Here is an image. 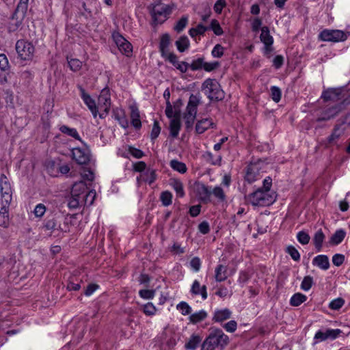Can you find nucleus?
I'll return each mask as SVG.
<instances>
[{
	"instance_id": "52",
	"label": "nucleus",
	"mask_w": 350,
	"mask_h": 350,
	"mask_svg": "<svg viewBox=\"0 0 350 350\" xmlns=\"http://www.w3.org/2000/svg\"><path fill=\"white\" fill-rule=\"evenodd\" d=\"M155 290L142 289L139 291V295L144 299H152L155 296Z\"/></svg>"
},
{
	"instance_id": "26",
	"label": "nucleus",
	"mask_w": 350,
	"mask_h": 350,
	"mask_svg": "<svg viewBox=\"0 0 350 350\" xmlns=\"http://www.w3.org/2000/svg\"><path fill=\"white\" fill-rule=\"evenodd\" d=\"M312 264L323 270H327L329 267V258L327 256L323 254L315 256L312 260Z\"/></svg>"
},
{
	"instance_id": "40",
	"label": "nucleus",
	"mask_w": 350,
	"mask_h": 350,
	"mask_svg": "<svg viewBox=\"0 0 350 350\" xmlns=\"http://www.w3.org/2000/svg\"><path fill=\"white\" fill-rule=\"evenodd\" d=\"M207 312L204 310H201L198 312L191 314L189 319L190 322L193 324L198 323L207 317Z\"/></svg>"
},
{
	"instance_id": "41",
	"label": "nucleus",
	"mask_w": 350,
	"mask_h": 350,
	"mask_svg": "<svg viewBox=\"0 0 350 350\" xmlns=\"http://www.w3.org/2000/svg\"><path fill=\"white\" fill-rule=\"evenodd\" d=\"M208 29V27L202 24H198L196 27L191 28L189 30V34L191 38H195L197 36H203Z\"/></svg>"
},
{
	"instance_id": "19",
	"label": "nucleus",
	"mask_w": 350,
	"mask_h": 350,
	"mask_svg": "<svg viewBox=\"0 0 350 350\" xmlns=\"http://www.w3.org/2000/svg\"><path fill=\"white\" fill-rule=\"evenodd\" d=\"M215 126L211 118H206L198 120L196 124V131L198 134H202L210 128Z\"/></svg>"
},
{
	"instance_id": "57",
	"label": "nucleus",
	"mask_w": 350,
	"mask_h": 350,
	"mask_svg": "<svg viewBox=\"0 0 350 350\" xmlns=\"http://www.w3.org/2000/svg\"><path fill=\"white\" fill-rule=\"evenodd\" d=\"M211 194H213L221 202H223L226 200V195L224 193V191L220 187H214L213 191H211Z\"/></svg>"
},
{
	"instance_id": "9",
	"label": "nucleus",
	"mask_w": 350,
	"mask_h": 350,
	"mask_svg": "<svg viewBox=\"0 0 350 350\" xmlns=\"http://www.w3.org/2000/svg\"><path fill=\"white\" fill-rule=\"evenodd\" d=\"M112 38L118 46L119 51L127 57H130L132 55L133 46L131 44L126 40L122 35L118 32H114L112 34Z\"/></svg>"
},
{
	"instance_id": "63",
	"label": "nucleus",
	"mask_w": 350,
	"mask_h": 350,
	"mask_svg": "<svg viewBox=\"0 0 350 350\" xmlns=\"http://www.w3.org/2000/svg\"><path fill=\"white\" fill-rule=\"evenodd\" d=\"M345 304V300L342 298H336L332 300L329 306L332 310H339Z\"/></svg>"
},
{
	"instance_id": "14",
	"label": "nucleus",
	"mask_w": 350,
	"mask_h": 350,
	"mask_svg": "<svg viewBox=\"0 0 350 350\" xmlns=\"http://www.w3.org/2000/svg\"><path fill=\"white\" fill-rule=\"evenodd\" d=\"M194 191L199 200L208 203L211 201V190L208 187L201 183H197L194 185Z\"/></svg>"
},
{
	"instance_id": "37",
	"label": "nucleus",
	"mask_w": 350,
	"mask_h": 350,
	"mask_svg": "<svg viewBox=\"0 0 350 350\" xmlns=\"http://www.w3.org/2000/svg\"><path fill=\"white\" fill-rule=\"evenodd\" d=\"M201 341L202 338L199 335L192 334L188 342L185 345V348L186 349L195 350Z\"/></svg>"
},
{
	"instance_id": "44",
	"label": "nucleus",
	"mask_w": 350,
	"mask_h": 350,
	"mask_svg": "<svg viewBox=\"0 0 350 350\" xmlns=\"http://www.w3.org/2000/svg\"><path fill=\"white\" fill-rule=\"evenodd\" d=\"M59 130H60V131L62 133H64V134H66V135H69L70 137H72L75 139H77V140H79V141L81 140L78 131L75 128H70V127H68V126H67L66 125H62L59 128Z\"/></svg>"
},
{
	"instance_id": "58",
	"label": "nucleus",
	"mask_w": 350,
	"mask_h": 350,
	"mask_svg": "<svg viewBox=\"0 0 350 350\" xmlns=\"http://www.w3.org/2000/svg\"><path fill=\"white\" fill-rule=\"evenodd\" d=\"M222 327L227 332L230 333L234 332L237 329V323L234 320H230L228 322L224 323L222 325Z\"/></svg>"
},
{
	"instance_id": "51",
	"label": "nucleus",
	"mask_w": 350,
	"mask_h": 350,
	"mask_svg": "<svg viewBox=\"0 0 350 350\" xmlns=\"http://www.w3.org/2000/svg\"><path fill=\"white\" fill-rule=\"evenodd\" d=\"M270 90L272 100L275 103H278L282 96L281 90L277 86H271Z\"/></svg>"
},
{
	"instance_id": "29",
	"label": "nucleus",
	"mask_w": 350,
	"mask_h": 350,
	"mask_svg": "<svg viewBox=\"0 0 350 350\" xmlns=\"http://www.w3.org/2000/svg\"><path fill=\"white\" fill-rule=\"evenodd\" d=\"M9 206L5 203H2L0 210V226L8 228L9 225Z\"/></svg>"
},
{
	"instance_id": "21",
	"label": "nucleus",
	"mask_w": 350,
	"mask_h": 350,
	"mask_svg": "<svg viewBox=\"0 0 350 350\" xmlns=\"http://www.w3.org/2000/svg\"><path fill=\"white\" fill-rule=\"evenodd\" d=\"M261 42L265 44V49L270 51V47L273 43V38L269 33V28L266 26L261 28V33L260 36Z\"/></svg>"
},
{
	"instance_id": "27",
	"label": "nucleus",
	"mask_w": 350,
	"mask_h": 350,
	"mask_svg": "<svg viewBox=\"0 0 350 350\" xmlns=\"http://www.w3.org/2000/svg\"><path fill=\"white\" fill-rule=\"evenodd\" d=\"M347 126L345 125V122H343L342 124L339 125H336L332 133L328 138V141L329 143H332L337 139H338L342 135H344L345 131L346 130Z\"/></svg>"
},
{
	"instance_id": "10",
	"label": "nucleus",
	"mask_w": 350,
	"mask_h": 350,
	"mask_svg": "<svg viewBox=\"0 0 350 350\" xmlns=\"http://www.w3.org/2000/svg\"><path fill=\"white\" fill-rule=\"evenodd\" d=\"M0 187L2 203L10 204L12 200V189L11 184L5 174L1 175Z\"/></svg>"
},
{
	"instance_id": "54",
	"label": "nucleus",
	"mask_w": 350,
	"mask_h": 350,
	"mask_svg": "<svg viewBox=\"0 0 350 350\" xmlns=\"http://www.w3.org/2000/svg\"><path fill=\"white\" fill-rule=\"evenodd\" d=\"M157 308L152 302H148L144 305L143 312L147 316H153L155 314Z\"/></svg>"
},
{
	"instance_id": "7",
	"label": "nucleus",
	"mask_w": 350,
	"mask_h": 350,
	"mask_svg": "<svg viewBox=\"0 0 350 350\" xmlns=\"http://www.w3.org/2000/svg\"><path fill=\"white\" fill-rule=\"evenodd\" d=\"M98 105L101 111L99 117L103 119L108 115L111 105L110 90L107 87L101 90L98 98Z\"/></svg>"
},
{
	"instance_id": "50",
	"label": "nucleus",
	"mask_w": 350,
	"mask_h": 350,
	"mask_svg": "<svg viewBox=\"0 0 350 350\" xmlns=\"http://www.w3.org/2000/svg\"><path fill=\"white\" fill-rule=\"evenodd\" d=\"M297 239L301 245H306L310 242V237L308 233L301 230L297 234Z\"/></svg>"
},
{
	"instance_id": "53",
	"label": "nucleus",
	"mask_w": 350,
	"mask_h": 350,
	"mask_svg": "<svg viewBox=\"0 0 350 350\" xmlns=\"http://www.w3.org/2000/svg\"><path fill=\"white\" fill-rule=\"evenodd\" d=\"M313 284V279L311 276H306L304 278L301 284V288L304 291H309Z\"/></svg>"
},
{
	"instance_id": "23",
	"label": "nucleus",
	"mask_w": 350,
	"mask_h": 350,
	"mask_svg": "<svg viewBox=\"0 0 350 350\" xmlns=\"http://www.w3.org/2000/svg\"><path fill=\"white\" fill-rule=\"evenodd\" d=\"M79 193L81 194V198L82 199V204H84L85 206H90L93 204L96 198V191L94 190L86 191V188L84 190L81 189V190H79Z\"/></svg>"
},
{
	"instance_id": "25",
	"label": "nucleus",
	"mask_w": 350,
	"mask_h": 350,
	"mask_svg": "<svg viewBox=\"0 0 350 350\" xmlns=\"http://www.w3.org/2000/svg\"><path fill=\"white\" fill-rule=\"evenodd\" d=\"M44 227L46 230L51 231L55 230L65 232L69 231L68 226L67 224H64V226L62 227L61 225H57V221L54 218L46 220Z\"/></svg>"
},
{
	"instance_id": "12",
	"label": "nucleus",
	"mask_w": 350,
	"mask_h": 350,
	"mask_svg": "<svg viewBox=\"0 0 350 350\" xmlns=\"http://www.w3.org/2000/svg\"><path fill=\"white\" fill-rule=\"evenodd\" d=\"M342 333L340 329H327L325 332L319 330L316 332L314 340L315 342L325 341L326 340H335Z\"/></svg>"
},
{
	"instance_id": "47",
	"label": "nucleus",
	"mask_w": 350,
	"mask_h": 350,
	"mask_svg": "<svg viewBox=\"0 0 350 350\" xmlns=\"http://www.w3.org/2000/svg\"><path fill=\"white\" fill-rule=\"evenodd\" d=\"M176 309L184 316L188 315L191 312V306L185 301H180L178 304Z\"/></svg>"
},
{
	"instance_id": "1",
	"label": "nucleus",
	"mask_w": 350,
	"mask_h": 350,
	"mask_svg": "<svg viewBox=\"0 0 350 350\" xmlns=\"http://www.w3.org/2000/svg\"><path fill=\"white\" fill-rule=\"evenodd\" d=\"M349 93L345 88H329L322 93L321 97L325 101L339 102L338 104L326 109L322 117L317 119L318 122L328 120L336 116L342 109V106L350 103Z\"/></svg>"
},
{
	"instance_id": "61",
	"label": "nucleus",
	"mask_w": 350,
	"mask_h": 350,
	"mask_svg": "<svg viewBox=\"0 0 350 350\" xmlns=\"http://www.w3.org/2000/svg\"><path fill=\"white\" fill-rule=\"evenodd\" d=\"M160 133L161 127L159 126V122L157 121H154L150 133V138L152 141L156 139L159 135Z\"/></svg>"
},
{
	"instance_id": "6",
	"label": "nucleus",
	"mask_w": 350,
	"mask_h": 350,
	"mask_svg": "<svg viewBox=\"0 0 350 350\" xmlns=\"http://www.w3.org/2000/svg\"><path fill=\"white\" fill-rule=\"evenodd\" d=\"M18 57L22 60H31L34 54L35 48L31 42L25 40H18L15 46Z\"/></svg>"
},
{
	"instance_id": "59",
	"label": "nucleus",
	"mask_w": 350,
	"mask_h": 350,
	"mask_svg": "<svg viewBox=\"0 0 350 350\" xmlns=\"http://www.w3.org/2000/svg\"><path fill=\"white\" fill-rule=\"evenodd\" d=\"M68 63L70 70L74 72L79 71L82 66V62L78 59H70Z\"/></svg>"
},
{
	"instance_id": "46",
	"label": "nucleus",
	"mask_w": 350,
	"mask_h": 350,
	"mask_svg": "<svg viewBox=\"0 0 350 350\" xmlns=\"http://www.w3.org/2000/svg\"><path fill=\"white\" fill-rule=\"evenodd\" d=\"M208 29H211L216 36H221L224 33L223 29L219 23L216 19H213L211 22Z\"/></svg>"
},
{
	"instance_id": "20",
	"label": "nucleus",
	"mask_w": 350,
	"mask_h": 350,
	"mask_svg": "<svg viewBox=\"0 0 350 350\" xmlns=\"http://www.w3.org/2000/svg\"><path fill=\"white\" fill-rule=\"evenodd\" d=\"M190 292L193 295H200L203 300L208 297L206 286L205 285L201 286L200 282L197 280L193 281Z\"/></svg>"
},
{
	"instance_id": "11",
	"label": "nucleus",
	"mask_w": 350,
	"mask_h": 350,
	"mask_svg": "<svg viewBox=\"0 0 350 350\" xmlns=\"http://www.w3.org/2000/svg\"><path fill=\"white\" fill-rule=\"evenodd\" d=\"M85 189V185L83 183H75L71 191V197L69 199L68 206L70 208H77L82 205L81 194L79 190Z\"/></svg>"
},
{
	"instance_id": "32",
	"label": "nucleus",
	"mask_w": 350,
	"mask_h": 350,
	"mask_svg": "<svg viewBox=\"0 0 350 350\" xmlns=\"http://www.w3.org/2000/svg\"><path fill=\"white\" fill-rule=\"evenodd\" d=\"M24 19H20V17L12 16L11 21L8 25V31L9 33L16 31L19 27L22 25Z\"/></svg>"
},
{
	"instance_id": "62",
	"label": "nucleus",
	"mask_w": 350,
	"mask_h": 350,
	"mask_svg": "<svg viewBox=\"0 0 350 350\" xmlns=\"http://www.w3.org/2000/svg\"><path fill=\"white\" fill-rule=\"evenodd\" d=\"M224 52V48L219 44H216L212 51L211 55L214 57L219 58L223 56Z\"/></svg>"
},
{
	"instance_id": "35",
	"label": "nucleus",
	"mask_w": 350,
	"mask_h": 350,
	"mask_svg": "<svg viewBox=\"0 0 350 350\" xmlns=\"http://www.w3.org/2000/svg\"><path fill=\"white\" fill-rule=\"evenodd\" d=\"M175 44L179 52L183 53L187 50L190 45L189 38L186 36H182L176 41Z\"/></svg>"
},
{
	"instance_id": "45",
	"label": "nucleus",
	"mask_w": 350,
	"mask_h": 350,
	"mask_svg": "<svg viewBox=\"0 0 350 350\" xmlns=\"http://www.w3.org/2000/svg\"><path fill=\"white\" fill-rule=\"evenodd\" d=\"M189 21L188 16H183L174 27V31L181 32L186 27Z\"/></svg>"
},
{
	"instance_id": "39",
	"label": "nucleus",
	"mask_w": 350,
	"mask_h": 350,
	"mask_svg": "<svg viewBox=\"0 0 350 350\" xmlns=\"http://www.w3.org/2000/svg\"><path fill=\"white\" fill-rule=\"evenodd\" d=\"M170 43V38L168 34H164L162 36L159 44V50L161 54V56L164 54L167 53L169 51V45Z\"/></svg>"
},
{
	"instance_id": "36",
	"label": "nucleus",
	"mask_w": 350,
	"mask_h": 350,
	"mask_svg": "<svg viewBox=\"0 0 350 350\" xmlns=\"http://www.w3.org/2000/svg\"><path fill=\"white\" fill-rule=\"evenodd\" d=\"M346 236V232L343 229L337 230L330 238V243L334 245L340 244Z\"/></svg>"
},
{
	"instance_id": "15",
	"label": "nucleus",
	"mask_w": 350,
	"mask_h": 350,
	"mask_svg": "<svg viewBox=\"0 0 350 350\" xmlns=\"http://www.w3.org/2000/svg\"><path fill=\"white\" fill-rule=\"evenodd\" d=\"M79 89L81 92V97L83 100L84 103L87 105L88 109L92 112L94 118H96L98 113V107L95 103V100L91 98V96L85 92V90L81 87L79 86Z\"/></svg>"
},
{
	"instance_id": "13",
	"label": "nucleus",
	"mask_w": 350,
	"mask_h": 350,
	"mask_svg": "<svg viewBox=\"0 0 350 350\" xmlns=\"http://www.w3.org/2000/svg\"><path fill=\"white\" fill-rule=\"evenodd\" d=\"M72 154L73 159L79 165H85L90 159V150L86 148H74Z\"/></svg>"
},
{
	"instance_id": "3",
	"label": "nucleus",
	"mask_w": 350,
	"mask_h": 350,
	"mask_svg": "<svg viewBox=\"0 0 350 350\" xmlns=\"http://www.w3.org/2000/svg\"><path fill=\"white\" fill-rule=\"evenodd\" d=\"M276 200L274 191L258 189L247 196L248 202L254 206H267L273 204Z\"/></svg>"
},
{
	"instance_id": "49",
	"label": "nucleus",
	"mask_w": 350,
	"mask_h": 350,
	"mask_svg": "<svg viewBox=\"0 0 350 350\" xmlns=\"http://www.w3.org/2000/svg\"><path fill=\"white\" fill-rule=\"evenodd\" d=\"M144 176V180L145 182H147L149 183V185H151L156 180V173L154 170L148 169L146 170L142 175Z\"/></svg>"
},
{
	"instance_id": "18",
	"label": "nucleus",
	"mask_w": 350,
	"mask_h": 350,
	"mask_svg": "<svg viewBox=\"0 0 350 350\" xmlns=\"http://www.w3.org/2000/svg\"><path fill=\"white\" fill-rule=\"evenodd\" d=\"M259 167L255 163H251L247 167L245 180L249 183H252L260 178Z\"/></svg>"
},
{
	"instance_id": "42",
	"label": "nucleus",
	"mask_w": 350,
	"mask_h": 350,
	"mask_svg": "<svg viewBox=\"0 0 350 350\" xmlns=\"http://www.w3.org/2000/svg\"><path fill=\"white\" fill-rule=\"evenodd\" d=\"M307 297L300 293H295L290 299V304L293 306H299L302 303L305 302Z\"/></svg>"
},
{
	"instance_id": "33",
	"label": "nucleus",
	"mask_w": 350,
	"mask_h": 350,
	"mask_svg": "<svg viewBox=\"0 0 350 350\" xmlns=\"http://www.w3.org/2000/svg\"><path fill=\"white\" fill-rule=\"evenodd\" d=\"M170 185L174 189L176 193V196L179 198H183L185 196L183 185L178 179H171L170 180Z\"/></svg>"
},
{
	"instance_id": "34",
	"label": "nucleus",
	"mask_w": 350,
	"mask_h": 350,
	"mask_svg": "<svg viewBox=\"0 0 350 350\" xmlns=\"http://www.w3.org/2000/svg\"><path fill=\"white\" fill-rule=\"evenodd\" d=\"M59 162L49 161L46 163V168L47 173L53 177L59 176Z\"/></svg>"
},
{
	"instance_id": "28",
	"label": "nucleus",
	"mask_w": 350,
	"mask_h": 350,
	"mask_svg": "<svg viewBox=\"0 0 350 350\" xmlns=\"http://www.w3.org/2000/svg\"><path fill=\"white\" fill-rule=\"evenodd\" d=\"M228 278V267L226 265L219 264L215 269V279L217 282H221Z\"/></svg>"
},
{
	"instance_id": "64",
	"label": "nucleus",
	"mask_w": 350,
	"mask_h": 350,
	"mask_svg": "<svg viewBox=\"0 0 350 350\" xmlns=\"http://www.w3.org/2000/svg\"><path fill=\"white\" fill-rule=\"evenodd\" d=\"M46 210V206L43 204L40 203L36 206L33 214L36 217H42L44 215Z\"/></svg>"
},
{
	"instance_id": "8",
	"label": "nucleus",
	"mask_w": 350,
	"mask_h": 350,
	"mask_svg": "<svg viewBox=\"0 0 350 350\" xmlns=\"http://www.w3.org/2000/svg\"><path fill=\"white\" fill-rule=\"evenodd\" d=\"M320 40L325 42H342L347 40V34L338 29H324L319 35Z\"/></svg>"
},
{
	"instance_id": "56",
	"label": "nucleus",
	"mask_w": 350,
	"mask_h": 350,
	"mask_svg": "<svg viewBox=\"0 0 350 350\" xmlns=\"http://www.w3.org/2000/svg\"><path fill=\"white\" fill-rule=\"evenodd\" d=\"M286 251L294 260L299 261L300 260V254L294 246H288Z\"/></svg>"
},
{
	"instance_id": "22",
	"label": "nucleus",
	"mask_w": 350,
	"mask_h": 350,
	"mask_svg": "<svg viewBox=\"0 0 350 350\" xmlns=\"http://www.w3.org/2000/svg\"><path fill=\"white\" fill-rule=\"evenodd\" d=\"M29 0H19L13 15L20 17V19H25L29 7Z\"/></svg>"
},
{
	"instance_id": "24",
	"label": "nucleus",
	"mask_w": 350,
	"mask_h": 350,
	"mask_svg": "<svg viewBox=\"0 0 350 350\" xmlns=\"http://www.w3.org/2000/svg\"><path fill=\"white\" fill-rule=\"evenodd\" d=\"M130 109L131 124L135 129H139L142 127V122L139 109L136 105H131Z\"/></svg>"
},
{
	"instance_id": "30",
	"label": "nucleus",
	"mask_w": 350,
	"mask_h": 350,
	"mask_svg": "<svg viewBox=\"0 0 350 350\" xmlns=\"http://www.w3.org/2000/svg\"><path fill=\"white\" fill-rule=\"evenodd\" d=\"M181 128V123L179 117L171 119L170 122V134L173 138L178 136L179 131Z\"/></svg>"
},
{
	"instance_id": "60",
	"label": "nucleus",
	"mask_w": 350,
	"mask_h": 350,
	"mask_svg": "<svg viewBox=\"0 0 350 350\" xmlns=\"http://www.w3.org/2000/svg\"><path fill=\"white\" fill-rule=\"evenodd\" d=\"M128 150L130 152V157L132 156L136 159H141L144 157V154L142 150L136 148L133 146H129Z\"/></svg>"
},
{
	"instance_id": "2",
	"label": "nucleus",
	"mask_w": 350,
	"mask_h": 350,
	"mask_svg": "<svg viewBox=\"0 0 350 350\" xmlns=\"http://www.w3.org/2000/svg\"><path fill=\"white\" fill-rule=\"evenodd\" d=\"M230 339L219 328H213L201 345V350H223L229 344Z\"/></svg>"
},
{
	"instance_id": "31",
	"label": "nucleus",
	"mask_w": 350,
	"mask_h": 350,
	"mask_svg": "<svg viewBox=\"0 0 350 350\" xmlns=\"http://www.w3.org/2000/svg\"><path fill=\"white\" fill-rule=\"evenodd\" d=\"M325 236L321 229L318 230L313 237V243L317 252H321Z\"/></svg>"
},
{
	"instance_id": "5",
	"label": "nucleus",
	"mask_w": 350,
	"mask_h": 350,
	"mask_svg": "<svg viewBox=\"0 0 350 350\" xmlns=\"http://www.w3.org/2000/svg\"><path fill=\"white\" fill-rule=\"evenodd\" d=\"M202 90L211 100L218 101L224 98V92L215 79H206L202 83Z\"/></svg>"
},
{
	"instance_id": "55",
	"label": "nucleus",
	"mask_w": 350,
	"mask_h": 350,
	"mask_svg": "<svg viewBox=\"0 0 350 350\" xmlns=\"http://www.w3.org/2000/svg\"><path fill=\"white\" fill-rule=\"evenodd\" d=\"M165 115L167 118H176V117H179L180 118V113L178 111H174V109H173V107H172V105H171V103L167 101V105H166V108H165Z\"/></svg>"
},
{
	"instance_id": "17",
	"label": "nucleus",
	"mask_w": 350,
	"mask_h": 350,
	"mask_svg": "<svg viewBox=\"0 0 350 350\" xmlns=\"http://www.w3.org/2000/svg\"><path fill=\"white\" fill-rule=\"evenodd\" d=\"M200 100L201 96L199 94H191L185 113L196 116L198 107L200 103Z\"/></svg>"
},
{
	"instance_id": "4",
	"label": "nucleus",
	"mask_w": 350,
	"mask_h": 350,
	"mask_svg": "<svg viewBox=\"0 0 350 350\" xmlns=\"http://www.w3.org/2000/svg\"><path fill=\"white\" fill-rule=\"evenodd\" d=\"M174 8V4H165L161 2L152 4L149 9L153 24L157 25L164 23L169 18Z\"/></svg>"
},
{
	"instance_id": "48",
	"label": "nucleus",
	"mask_w": 350,
	"mask_h": 350,
	"mask_svg": "<svg viewBox=\"0 0 350 350\" xmlns=\"http://www.w3.org/2000/svg\"><path fill=\"white\" fill-rule=\"evenodd\" d=\"M160 199L163 206H168L172 202V194L168 191H163L161 193Z\"/></svg>"
},
{
	"instance_id": "38",
	"label": "nucleus",
	"mask_w": 350,
	"mask_h": 350,
	"mask_svg": "<svg viewBox=\"0 0 350 350\" xmlns=\"http://www.w3.org/2000/svg\"><path fill=\"white\" fill-rule=\"evenodd\" d=\"M204 159L210 164L213 165H221L222 157L221 155H217L215 157L212 152H206L203 154Z\"/></svg>"
},
{
	"instance_id": "16",
	"label": "nucleus",
	"mask_w": 350,
	"mask_h": 350,
	"mask_svg": "<svg viewBox=\"0 0 350 350\" xmlns=\"http://www.w3.org/2000/svg\"><path fill=\"white\" fill-rule=\"evenodd\" d=\"M232 311L227 308H217L213 313L212 321L214 323H222L231 318Z\"/></svg>"
},
{
	"instance_id": "43",
	"label": "nucleus",
	"mask_w": 350,
	"mask_h": 350,
	"mask_svg": "<svg viewBox=\"0 0 350 350\" xmlns=\"http://www.w3.org/2000/svg\"><path fill=\"white\" fill-rule=\"evenodd\" d=\"M170 165L174 171L180 174H185L187 170L186 165L176 159L172 160L170 163Z\"/></svg>"
}]
</instances>
